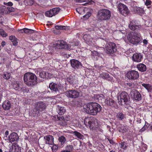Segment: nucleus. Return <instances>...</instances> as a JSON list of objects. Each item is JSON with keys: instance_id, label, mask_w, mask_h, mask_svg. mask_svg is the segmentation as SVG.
Wrapping results in <instances>:
<instances>
[{"instance_id": "obj_1", "label": "nucleus", "mask_w": 152, "mask_h": 152, "mask_svg": "<svg viewBox=\"0 0 152 152\" xmlns=\"http://www.w3.org/2000/svg\"><path fill=\"white\" fill-rule=\"evenodd\" d=\"M85 110L89 114L96 115L101 110L102 107L100 105L96 102H90L84 106Z\"/></svg>"}, {"instance_id": "obj_2", "label": "nucleus", "mask_w": 152, "mask_h": 152, "mask_svg": "<svg viewBox=\"0 0 152 152\" xmlns=\"http://www.w3.org/2000/svg\"><path fill=\"white\" fill-rule=\"evenodd\" d=\"M23 79L24 83L28 86H33L38 83L37 77L35 74L31 72L26 73Z\"/></svg>"}, {"instance_id": "obj_3", "label": "nucleus", "mask_w": 152, "mask_h": 152, "mask_svg": "<svg viewBox=\"0 0 152 152\" xmlns=\"http://www.w3.org/2000/svg\"><path fill=\"white\" fill-rule=\"evenodd\" d=\"M127 39L131 43L137 45L142 42V38L140 34L135 32H130L127 36Z\"/></svg>"}, {"instance_id": "obj_4", "label": "nucleus", "mask_w": 152, "mask_h": 152, "mask_svg": "<svg viewBox=\"0 0 152 152\" xmlns=\"http://www.w3.org/2000/svg\"><path fill=\"white\" fill-rule=\"evenodd\" d=\"M111 16V12L110 11L105 9L99 10L97 15V19L101 21H107L110 19Z\"/></svg>"}, {"instance_id": "obj_5", "label": "nucleus", "mask_w": 152, "mask_h": 152, "mask_svg": "<svg viewBox=\"0 0 152 152\" xmlns=\"http://www.w3.org/2000/svg\"><path fill=\"white\" fill-rule=\"evenodd\" d=\"M46 107V104L42 102H39L35 104L34 108L32 111V115L34 117L39 115L40 112L44 111Z\"/></svg>"}, {"instance_id": "obj_6", "label": "nucleus", "mask_w": 152, "mask_h": 152, "mask_svg": "<svg viewBox=\"0 0 152 152\" xmlns=\"http://www.w3.org/2000/svg\"><path fill=\"white\" fill-rule=\"evenodd\" d=\"M118 98V103L121 105L127 104L130 102V98L128 94L125 91L121 93Z\"/></svg>"}, {"instance_id": "obj_7", "label": "nucleus", "mask_w": 152, "mask_h": 152, "mask_svg": "<svg viewBox=\"0 0 152 152\" xmlns=\"http://www.w3.org/2000/svg\"><path fill=\"white\" fill-rule=\"evenodd\" d=\"M49 87L52 92L54 94H59L60 91L62 89V87L60 84L53 82L50 84Z\"/></svg>"}, {"instance_id": "obj_8", "label": "nucleus", "mask_w": 152, "mask_h": 152, "mask_svg": "<svg viewBox=\"0 0 152 152\" xmlns=\"http://www.w3.org/2000/svg\"><path fill=\"white\" fill-rule=\"evenodd\" d=\"M117 50V47L115 43L112 42H108L105 47V51L108 54H111Z\"/></svg>"}, {"instance_id": "obj_9", "label": "nucleus", "mask_w": 152, "mask_h": 152, "mask_svg": "<svg viewBox=\"0 0 152 152\" xmlns=\"http://www.w3.org/2000/svg\"><path fill=\"white\" fill-rule=\"evenodd\" d=\"M54 47L56 48L70 49L71 46L69 45H67L66 42L63 40H58L57 42L54 44Z\"/></svg>"}, {"instance_id": "obj_10", "label": "nucleus", "mask_w": 152, "mask_h": 152, "mask_svg": "<svg viewBox=\"0 0 152 152\" xmlns=\"http://www.w3.org/2000/svg\"><path fill=\"white\" fill-rule=\"evenodd\" d=\"M95 119L88 117L85 118L84 122V124L90 129L95 130Z\"/></svg>"}, {"instance_id": "obj_11", "label": "nucleus", "mask_w": 152, "mask_h": 152, "mask_svg": "<svg viewBox=\"0 0 152 152\" xmlns=\"http://www.w3.org/2000/svg\"><path fill=\"white\" fill-rule=\"evenodd\" d=\"M130 95L132 98L135 100L139 101L142 99L141 95L135 89H133L130 91Z\"/></svg>"}, {"instance_id": "obj_12", "label": "nucleus", "mask_w": 152, "mask_h": 152, "mask_svg": "<svg viewBox=\"0 0 152 152\" xmlns=\"http://www.w3.org/2000/svg\"><path fill=\"white\" fill-rule=\"evenodd\" d=\"M127 77L129 79L136 80L139 77L138 72L135 70H131L128 72L126 74Z\"/></svg>"}, {"instance_id": "obj_13", "label": "nucleus", "mask_w": 152, "mask_h": 152, "mask_svg": "<svg viewBox=\"0 0 152 152\" xmlns=\"http://www.w3.org/2000/svg\"><path fill=\"white\" fill-rule=\"evenodd\" d=\"M65 95L68 98L75 99L79 97V92L76 90H69L65 92Z\"/></svg>"}, {"instance_id": "obj_14", "label": "nucleus", "mask_w": 152, "mask_h": 152, "mask_svg": "<svg viewBox=\"0 0 152 152\" xmlns=\"http://www.w3.org/2000/svg\"><path fill=\"white\" fill-rule=\"evenodd\" d=\"M129 28L132 30L138 31L142 28L141 25H139L135 21L132 20L130 22L129 24Z\"/></svg>"}, {"instance_id": "obj_15", "label": "nucleus", "mask_w": 152, "mask_h": 152, "mask_svg": "<svg viewBox=\"0 0 152 152\" xmlns=\"http://www.w3.org/2000/svg\"><path fill=\"white\" fill-rule=\"evenodd\" d=\"M60 10V8L58 7L53 8L47 11L45 13V15L47 17H51L57 14L59 12Z\"/></svg>"}, {"instance_id": "obj_16", "label": "nucleus", "mask_w": 152, "mask_h": 152, "mask_svg": "<svg viewBox=\"0 0 152 152\" xmlns=\"http://www.w3.org/2000/svg\"><path fill=\"white\" fill-rule=\"evenodd\" d=\"M70 63L72 67L76 70L81 68L82 66L81 63L77 60L71 59Z\"/></svg>"}, {"instance_id": "obj_17", "label": "nucleus", "mask_w": 152, "mask_h": 152, "mask_svg": "<svg viewBox=\"0 0 152 152\" xmlns=\"http://www.w3.org/2000/svg\"><path fill=\"white\" fill-rule=\"evenodd\" d=\"M118 8L121 13L123 15L127 14L129 13V10L127 7L122 3L119 4Z\"/></svg>"}, {"instance_id": "obj_18", "label": "nucleus", "mask_w": 152, "mask_h": 152, "mask_svg": "<svg viewBox=\"0 0 152 152\" xmlns=\"http://www.w3.org/2000/svg\"><path fill=\"white\" fill-rule=\"evenodd\" d=\"M18 134L15 132L12 133L8 136V140L11 142H17L18 140Z\"/></svg>"}, {"instance_id": "obj_19", "label": "nucleus", "mask_w": 152, "mask_h": 152, "mask_svg": "<svg viewBox=\"0 0 152 152\" xmlns=\"http://www.w3.org/2000/svg\"><path fill=\"white\" fill-rule=\"evenodd\" d=\"M44 139L46 140L45 144L49 145H53L54 144L53 137L51 135H48L44 137Z\"/></svg>"}, {"instance_id": "obj_20", "label": "nucleus", "mask_w": 152, "mask_h": 152, "mask_svg": "<svg viewBox=\"0 0 152 152\" xmlns=\"http://www.w3.org/2000/svg\"><path fill=\"white\" fill-rule=\"evenodd\" d=\"M142 57L143 56L141 53H136L133 54L132 59L134 61L139 62L141 61Z\"/></svg>"}, {"instance_id": "obj_21", "label": "nucleus", "mask_w": 152, "mask_h": 152, "mask_svg": "<svg viewBox=\"0 0 152 152\" xmlns=\"http://www.w3.org/2000/svg\"><path fill=\"white\" fill-rule=\"evenodd\" d=\"M104 99L105 100V103L107 105L112 107H115L116 103L113 99L108 98L106 99Z\"/></svg>"}, {"instance_id": "obj_22", "label": "nucleus", "mask_w": 152, "mask_h": 152, "mask_svg": "<svg viewBox=\"0 0 152 152\" xmlns=\"http://www.w3.org/2000/svg\"><path fill=\"white\" fill-rule=\"evenodd\" d=\"M11 106L10 102L8 100L4 102L2 105L3 109L6 110H9Z\"/></svg>"}, {"instance_id": "obj_23", "label": "nucleus", "mask_w": 152, "mask_h": 152, "mask_svg": "<svg viewBox=\"0 0 152 152\" xmlns=\"http://www.w3.org/2000/svg\"><path fill=\"white\" fill-rule=\"evenodd\" d=\"M100 76L103 79L107 80L111 82L113 81V77L110 75H109L107 73H102L100 75Z\"/></svg>"}, {"instance_id": "obj_24", "label": "nucleus", "mask_w": 152, "mask_h": 152, "mask_svg": "<svg viewBox=\"0 0 152 152\" xmlns=\"http://www.w3.org/2000/svg\"><path fill=\"white\" fill-rule=\"evenodd\" d=\"M137 68L140 71L144 72L146 70V67L145 65L143 64H139L137 65Z\"/></svg>"}, {"instance_id": "obj_25", "label": "nucleus", "mask_w": 152, "mask_h": 152, "mask_svg": "<svg viewBox=\"0 0 152 152\" xmlns=\"http://www.w3.org/2000/svg\"><path fill=\"white\" fill-rule=\"evenodd\" d=\"M56 110L57 112L60 115H62L64 114L66 110L64 107L59 106H57Z\"/></svg>"}, {"instance_id": "obj_26", "label": "nucleus", "mask_w": 152, "mask_h": 152, "mask_svg": "<svg viewBox=\"0 0 152 152\" xmlns=\"http://www.w3.org/2000/svg\"><path fill=\"white\" fill-rule=\"evenodd\" d=\"M134 9L135 12L139 14H142L144 12L143 9L139 7H134Z\"/></svg>"}, {"instance_id": "obj_27", "label": "nucleus", "mask_w": 152, "mask_h": 152, "mask_svg": "<svg viewBox=\"0 0 152 152\" xmlns=\"http://www.w3.org/2000/svg\"><path fill=\"white\" fill-rule=\"evenodd\" d=\"M116 117L119 120H122L124 118V115L122 112H119L117 113Z\"/></svg>"}, {"instance_id": "obj_28", "label": "nucleus", "mask_w": 152, "mask_h": 152, "mask_svg": "<svg viewBox=\"0 0 152 152\" xmlns=\"http://www.w3.org/2000/svg\"><path fill=\"white\" fill-rule=\"evenodd\" d=\"M142 86L145 88L148 91L151 92L152 91V87L150 84L143 83L142 84Z\"/></svg>"}, {"instance_id": "obj_29", "label": "nucleus", "mask_w": 152, "mask_h": 152, "mask_svg": "<svg viewBox=\"0 0 152 152\" xmlns=\"http://www.w3.org/2000/svg\"><path fill=\"white\" fill-rule=\"evenodd\" d=\"M12 151L13 152H21L20 148L18 146L12 145Z\"/></svg>"}, {"instance_id": "obj_30", "label": "nucleus", "mask_w": 152, "mask_h": 152, "mask_svg": "<svg viewBox=\"0 0 152 152\" xmlns=\"http://www.w3.org/2000/svg\"><path fill=\"white\" fill-rule=\"evenodd\" d=\"M58 140L59 142H61V144L63 145L65 142L66 139L64 136L62 135L59 137Z\"/></svg>"}, {"instance_id": "obj_31", "label": "nucleus", "mask_w": 152, "mask_h": 152, "mask_svg": "<svg viewBox=\"0 0 152 152\" xmlns=\"http://www.w3.org/2000/svg\"><path fill=\"white\" fill-rule=\"evenodd\" d=\"M47 76V72L45 71H42L39 72V76L40 77L43 79L45 78Z\"/></svg>"}, {"instance_id": "obj_32", "label": "nucleus", "mask_w": 152, "mask_h": 152, "mask_svg": "<svg viewBox=\"0 0 152 152\" xmlns=\"http://www.w3.org/2000/svg\"><path fill=\"white\" fill-rule=\"evenodd\" d=\"M74 133L75 135L79 138L83 139L84 137L83 135L77 131H74Z\"/></svg>"}, {"instance_id": "obj_33", "label": "nucleus", "mask_w": 152, "mask_h": 152, "mask_svg": "<svg viewBox=\"0 0 152 152\" xmlns=\"http://www.w3.org/2000/svg\"><path fill=\"white\" fill-rule=\"evenodd\" d=\"M23 31L24 32V33L28 34L29 33H32L34 31V30L31 29L25 28H23Z\"/></svg>"}, {"instance_id": "obj_34", "label": "nucleus", "mask_w": 152, "mask_h": 152, "mask_svg": "<svg viewBox=\"0 0 152 152\" xmlns=\"http://www.w3.org/2000/svg\"><path fill=\"white\" fill-rule=\"evenodd\" d=\"M0 35L4 37L7 36V34L6 33L3 29L0 28Z\"/></svg>"}, {"instance_id": "obj_35", "label": "nucleus", "mask_w": 152, "mask_h": 152, "mask_svg": "<svg viewBox=\"0 0 152 152\" xmlns=\"http://www.w3.org/2000/svg\"><path fill=\"white\" fill-rule=\"evenodd\" d=\"M13 87L15 90H18L20 88V83L18 82H16L13 85Z\"/></svg>"}, {"instance_id": "obj_36", "label": "nucleus", "mask_w": 152, "mask_h": 152, "mask_svg": "<svg viewBox=\"0 0 152 152\" xmlns=\"http://www.w3.org/2000/svg\"><path fill=\"white\" fill-rule=\"evenodd\" d=\"M66 80L67 81L71 84H72L74 82V79L72 76H70Z\"/></svg>"}, {"instance_id": "obj_37", "label": "nucleus", "mask_w": 152, "mask_h": 152, "mask_svg": "<svg viewBox=\"0 0 152 152\" xmlns=\"http://www.w3.org/2000/svg\"><path fill=\"white\" fill-rule=\"evenodd\" d=\"M10 77V73L7 72L6 74L3 75V77L6 79H9Z\"/></svg>"}, {"instance_id": "obj_38", "label": "nucleus", "mask_w": 152, "mask_h": 152, "mask_svg": "<svg viewBox=\"0 0 152 152\" xmlns=\"http://www.w3.org/2000/svg\"><path fill=\"white\" fill-rule=\"evenodd\" d=\"M55 28L57 29H65L66 27L65 26L56 25L55 26Z\"/></svg>"}, {"instance_id": "obj_39", "label": "nucleus", "mask_w": 152, "mask_h": 152, "mask_svg": "<svg viewBox=\"0 0 152 152\" xmlns=\"http://www.w3.org/2000/svg\"><path fill=\"white\" fill-rule=\"evenodd\" d=\"M66 149H67L68 151H72L73 150V147L72 145H67L66 147Z\"/></svg>"}, {"instance_id": "obj_40", "label": "nucleus", "mask_w": 152, "mask_h": 152, "mask_svg": "<svg viewBox=\"0 0 152 152\" xmlns=\"http://www.w3.org/2000/svg\"><path fill=\"white\" fill-rule=\"evenodd\" d=\"M58 148V146L56 144L54 145L51 148L52 151L53 152H56Z\"/></svg>"}, {"instance_id": "obj_41", "label": "nucleus", "mask_w": 152, "mask_h": 152, "mask_svg": "<svg viewBox=\"0 0 152 152\" xmlns=\"http://www.w3.org/2000/svg\"><path fill=\"white\" fill-rule=\"evenodd\" d=\"M126 86L130 87L131 88H132L134 87L135 85L133 83L131 82L127 83Z\"/></svg>"}, {"instance_id": "obj_42", "label": "nucleus", "mask_w": 152, "mask_h": 152, "mask_svg": "<svg viewBox=\"0 0 152 152\" xmlns=\"http://www.w3.org/2000/svg\"><path fill=\"white\" fill-rule=\"evenodd\" d=\"M91 15V13L90 12H88L87 13V14L83 16L84 18L86 19H88Z\"/></svg>"}, {"instance_id": "obj_43", "label": "nucleus", "mask_w": 152, "mask_h": 152, "mask_svg": "<svg viewBox=\"0 0 152 152\" xmlns=\"http://www.w3.org/2000/svg\"><path fill=\"white\" fill-rule=\"evenodd\" d=\"M9 39L12 42L14 41L15 40H17V39L15 36H11L9 37Z\"/></svg>"}, {"instance_id": "obj_44", "label": "nucleus", "mask_w": 152, "mask_h": 152, "mask_svg": "<svg viewBox=\"0 0 152 152\" xmlns=\"http://www.w3.org/2000/svg\"><path fill=\"white\" fill-rule=\"evenodd\" d=\"M73 144L74 146L77 147L78 146H80V143L79 142H77L76 141H75L73 142Z\"/></svg>"}, {"instance_id": "obj_45", "label": "nucleus", "mask_w": 152, "mask_h": 152, "mask_svg": "<svg viewBox=\"0 0 152 152\" xmlns=\"http://www.w3.org/2000/svg\"><path fill=\"white\" fill-rule=\"evenodd\" d=\"M152 3V1H151L150 0H146L145 2V4L146 6H148L149 5H151Z\"/></svg>"}, {"instance_id": "obj_46", "label": "nucleus", "mask_w": 152, "mask_h": 152, "mask_svg": "<svg viewBox=\"0 0 152 152\" xmlns=\"http://www.w3.org/2000/svg\"><path fill=\"white\" fill-rule=\"evenodd\" d=\"M124 142H121V148L124 149H126L127 147L125 145L124 146Z\"/></svg>"}, {"instance_id": "obj_47", "label": "nucleus", "mask_w": 152, "mask_h": 152, "mask_svg": "<svg viewBox=\"0 0 152 152\" xmlns=\"http://www.w3.org/2000/svg\"><path fill=\"white\" fill-rule=\"evenodd\" d=\"M47 76L46 78H50L52 77H53V75L52 74L49 73H48L47 72Z\"/></svg>"}, {"instance_id": "obj_48", "label": "nucleus", "mask_w": 152, "mask_h": 152, "mask_svg": "<svg viewBox=\"0 0 152 152\" xmlns=\"http://www.w3.org/2000/svg\"><path fill=\"white\" fill-rule=\"evenodd\" d=\"M77 2L79 3H82L83 2H86L88 1L89 0H75Z\"/></svg>"}, {"instance_id": "obj_49", "label": "nucleus", "mask_w": 152, "mask_h": 152, "mask_svg": "<svg viewBox=\"0 0 152 152\" xmlns=\"http://www.w3.org/2000/svg\"><path fill=\"white\" fill-rule=\"evenodd\" d=\"M107 140L109 141L110 143L111 144L113 145L115 143L114 141L112 139L107 138Z\"/></svg>"}, {"instance_id": "obj_50", "label": "nucleus", "mask_w": 152, "mask_h": 152, "mask_svg": "<svg viewBox=\"0 0 152 152\" xmlns=\"http://www.w3.org/2000/svg\"><path fill=\"white\" fill-rule=\"evenodd\" d=\"M13 43V44L15 46H16L18 44V42H17V40H15L14 41L12 42Z\"/></svg>"}, {"instance_id": "obj_51", "label": "nucleus", "mask_w": 152, "mask_h": 152, "mask_svg": "<svg viewBox=\"0 0 152 152\" xmlns=\"http://www.w3.org/2000/svg\"><path fill=\"white\" fill-rule=\"evenodd\" d=\"M6 4L9 6H12L13 4L11 2H8Z\"/></svg>"}, {"instance_id": "obj_52", "label": "nucleus", "mask_w": 152, "mask_h": 152, "mask_svg": "<svg viewBox=\"0 0 152 152\" xmlns=\"http://www.w3.org/2000/svg\"><path fill=\"white\" fill-rule=\"evenodd\" d=\"M148 41L145 39L143 40V43L145 45H147L148 44Z\"/></svg>"}, {"instance_id": "obj_53", "label": "nucleus", "mask_w": 152, "mask_h": 152, "mask_svg": "<svg viewBox=\"0 0 152 152\" xmlns=\"http://www.w3.org/2000/svg\"><path fill=\"white\" fill-rule=\"evenodd\" d=\"M1 46L2 47H4V45H5V42H4V41H2V43H1Z\"/></svg>"}, {"instance_id": "obj_54", "label": "nucleus", "mask_w": 152, "mask_h": 152, "mask_svg": "<svg viewBox=\"0 0 152 152\" xmlns=\"http://www.w3.org/2000/svg\"><path fill=\"white\" fill-rule=\"evenodd\" d=\"M5 135H6V136H7V135H8V134H9V131H8L7 130L5 132Z\"/></svg>"}, {"instance_id": "obj_55", "label": "nucleus", "mask_w": 152, "mask_h": 152, "mask_svg": "<svg viewBox=\"0 0 152 152\" xmlns=\"http://www.w3.org/2000/svg\"><path fill=\"white\" fill-rule=\"evenodd\" d=\"M19 31L21 33H24V32H23V29L19 30Z\"/></svg>"}, {"instance_id": "obj_56", "label": "nucleus", "mask_w": 152, "mask_h": 152, "mask_svg": "<svg viewBox=\"0 0 152 152\" xmlns=\"http://www.w3.org/2000/svg\"><path fill=\"white\" fill-rule=\"evenodd\" d=\"M94 53L96 55L98 56L99 55V53L96 51H94Z\"/></svg>"}, {"instance_id": "obj_57", "label": "nucleus", "mask_w": 152, "mask_h": 152, "mask_svg": "<svg viewBox=\"0 0 152 152\" xmlns=\"http://www.w3.org/2000/svg\"><path fill=\"white\" fill-rule=\"evenodd\" d=\"M61 152H71V151H68V150H63L61 151Z\"/></svg>"}, {"instance_id": "obj_58", "label": "nucleus", "mask_w": 152, "mask_h": 152, "mask_svg": "<svg viewBox=\"0 0 152 152\" xmlns=\"http://www.w3.org/2000/svg\"><path fill=\"white\" fill-rule=\"evenodd\" d=\"M2 94H0V102H1V99L2 98Z\"/></svg>"}, {"instance_id": "obj_59", "label": "nucleus", "mask_w": 152, "mask_h": 152, "mask_svg": "<svg viewBox=\"0 0 152 152\" xmlns=\"http://www.w3.org/2000/svg\"><path fill=\"white\" fill-rule=\"evenodd\" d=\"M4 138L5 140H8V137L7 136H4Z\"/></svg>"}, {"instance_id": "obj_60", "label": "nucleus", "mask_w": 152, "mask_h": 152, "mask_svg": "<svg viewBox=\"0 0 152 152\" xmlns=\"http://www.w3.org/2000/svg\"><path fill=\"white\" fill-rule=\"evenodd\" d=\"M26 152H33V151L31 150H29L28 151H26Z\"/></svg>"}, {"instance_id": "obj_61", "label": "nucleus", "mask_w": 152, "mask_h": 152, "mask_svg": "<svg viewBox=\"0 0 152 152\" xmlns=\"http://www.w3.org/2000/svg\"><path fill=\"white\" fill-rule=\"evenodd\" d=\"M64 123H64L63 124H62V125H66V122H65V121H64Z\"/></svg>"}, {"instance_id": "obj_62", "label": "nucleus", "mask_w": 152, "mask_h": 152, "mask_svg": "<svg viewBox=\"0 0 152 152\" xmlns=\"http://www.w3.org/2000/svg\"><path fill=\"white\" fill-rule=\"evenodd\" d=\"M145 148L146 149H147V145H145Z\"/></svg>"}, {"instance_id": "obj_63", "label": "nucleus", "mask_w": 152, "mask_h": 152, "mask_svg": "<svg viewBox=\"0 0 152 152\" xmlns=\"http://www.w3.org/2000/svg\"><path fill=\"white\" fill-rule=\"evenodd\" d=\"M110 152H115V151H114L113 150H112L110 151Z\"/></svg>"}, {"instance_id": "obj_64", "label": "nucleus", "mask_w": 152, "mask_h": 152, "mask_svg": "<svg viewBox=\"0 0 152 152\" xmlns=\"http://www.w3.org/2000/svg\"><path fill=\"white\" fill-rule=\"evenodd\" d=\"M0 152H2V150L0 148Z\"/></svg>"}]
</instances>
